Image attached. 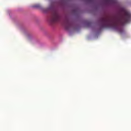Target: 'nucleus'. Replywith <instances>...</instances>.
<instances>
[{"label": "nucleus", "instance_id": "1", "mask_svg": "<svg viewBox=\"0 0 131 131\" xmlns=\"http://www.w3.org/2000/svg\"><path fill=\"white\" fill-rule=\"evenodd\" d=\"M130 18L131 14L128 12H124L122 15L103 17L100 19V27L102 28H112L122 34L123 32L122 26L128 23Z\"/></svg>", "mask_w": 131, "mask_h": 131}, {"label": "nucleus", "instance_id": "2", "mask_svg": "<svg viewBox=\"0 0 131 131\" xmlns=\"http://www.w3.org/2000/svg\"><path fill=\"white\" fill-rule=\"evenodd\" d=\"M61 17L59 14L56 11H53L52 13V16L51 18V22L52 23H56L61 21Z\"/></svg>", "mask_w": 131, "mask_h": 131}, {"label": "nucleus", "instance_id": "3", "mask_svg": "<svg viewBox=\"0 0 131 131\" xmlns=\"http://www.w3.org/2000/svg\"><path fill=\"white\" fill-rule=\"evenodd\" d=\"M62 25L66 28V29H69L71 27V22L68 18H66L63 20Z\"/></svg>", "mask_w": 131, "mask_h": 131}, {"label": "nucleus", "instance_id": "4", "mask_svg": "<svg viewBox=\"0 0 131 131\" xmlns=\"http://www.w3.org/2000/svg\"><path fill=\"white\" fill-rule=\"evenodd\" d=\"M33 7L38 8L40 7V5L39 4H36L34 6H33Z\"/></svg>", "mask_w": 131, "mask_h": 131}, {"label": "nucleus", "instance_id": "5", "mask_svg": "<svg viewBox=\"0 0 131 131\" xmlns=\"http://www.w3.org/2000/svg\"><path fill=\"white\" fill-rule=\"evenodd\" d=\"M110 2L112 4H116L117 2V1L116 0H111Z\"/></svg>", "mask_w": 131, "mask_h": 131}, {"label": "nucleus", "instance_id": "6", "mask_svg": "<svg viewBox=\"0 0 131 131\" xmlns=\"http://www.w3.org/2000/svg\"><path fill=\"white\" fill-rule=\"evenodd\" d=\"M106 2H109V1H106Z\"/></svg>", "mask_w": 131, "mask_h": 131}, {"label": "nucleus", "instance_id": "7", "mask_svg": "<svg viewBox=\"0 0 131 131\" xmlns=\"http://www.w3.org/2000/svg\"><path fill=\"white\" fill-rule=\"evenodd\" d=\"M87 1H93V0H87Z\"/></svg>", "mask_w": 131, "mask_h": 131}]
</instances>
